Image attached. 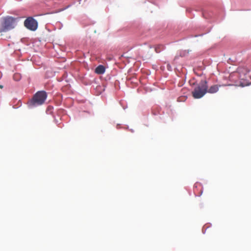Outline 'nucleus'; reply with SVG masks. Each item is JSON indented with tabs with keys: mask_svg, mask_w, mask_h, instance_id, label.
<instances>
[{
	"mask_svg": "<svg viewBox=\"0 0 251 251\" xmlns=\"http://www.w3.org/2000/svg\"><path fill=\"white\" fill-rule=\"evenodd\" d=\"M15 19L11 16H7L2 19L0 25V33L6 32L14 28Z\"/></svg>",
	"mask_w": 251,
	"mask_h": 251,
	"instance_id": "obj_1",
	"label": "nucleus"
},
{
	"mask_svg": "<svg viewBox=\"0 0 251 251\" xmlns=\"http://www.w3.org/2000/svg\"><path fill=\"white\" fill-rule=\"evenodd\" d=\"M207 89V82L201 81L197 86L192 92V95L195 99H200L206 93Z\"/></svg>",
	"mask_w": 251,
	"mask_h": 251,
	"instance_id": "obj_2",
	"label": "nucleus"
},
{
	"mask_svg": "<svg viewBox=\"0 0 251 251\" xmlns=\"http://www.w3.org/2000/svg\"><path fill=\"white\" fill-rule=\"evenodd\" d=\"M47 97V93L45 91H39L34 95L30 103L34 106L41 105L44 103Z\"/></svg>",
	"mask_w": 251,
	"mask_h": 251,
	"instance_id": "obj_3",
	"label": "nucleus"
},
{
	"mask_svg": "<svg viewBox=\"0 0 251 251\" xmlns=\"http://www.w3.org/2000/svg\"><path fill=\"white\" fill-rule=\"evenodd\" d=\"M24 25L27 29L35 31L37 28L38 23L34 19L30 17L25 21Z\"/></svg>",
	"mask_w": 251,
	"mask_h": 251,
	"instance_id": "obj_4",
	"label": "nucleus"
},
{
	"mask_svg": "<svg viewBox=\"0 0 251 251\" xmlns=\"http://www.w3.org/2000/svg\"><path fill=\"white\" fill-rule=\"evenodd\" d=\"M221 85H213L211 86L208 89H207V92L211 94L216 93L218 90Z\"/></svg>",
	"mask_w": 251,
	"mask_h": 251,
	"instance_id": "obj_5",
	"label": "nucleus"
},
{
	"mask_svg": "<svg viewBox=\"0 0 251 251\" xmlns=\"http://www.w3.org/2000/svg\"><path fill=\"white\" fill-rule=\"evenodd\" d=\"M105 67L102 65L98 66L95 69V73L99 75L103 74L105 72Z\"/></svg>",
	"mask_w": 251,
	"mask_h": 251,
	"instance_id": "obj_6",
	"label": "nucleus"
},
{
	"mask_svg": "<svg viewBox=\"0 0 251 251\" xmlns=\"http://www.w3.org/2000/svg\"><path fill=\"white\" fill-rule=\"evenodd\" d=\"M238 72L240 74V77H241L242 76V74L245 75L248 73L249 71L245 68L239 67L238 68Z\"/></svg>",
	"mask_w": 251,
	"mask_h": 251,
	"instance_id": "obj_7",
	"label": "nucleus"
},
{
	"mask_svg": "<svg viewBox=\"0 0 251 251\" xmlns=\"http://www.w3.org/2000/svg\"><path fill=\"white\" fill-rule=\"evenodd\" d=\"M162 48L163 47V46L162 45H158L157 47H156L155 48V51L157 52V53H158L160 51V48Z\"/></svg>",
	"mask_w": 251,
	"mask_h": 251,
	"instance_id": "obj_8",
	"label": "nucleus"
},
{
	"mask_svg": "<svg viewBox=\"0 0 251 251\" xmlns=\"http://www.w3.org/2000/svg\"><path fill=\"white\" fill-rule=\"evenodd\" d=\"M182 99H185V98L184 97V98H181V97H179L178 99V101H182V100H183Z\"/></svg>",
	"mask_w": 251,
	"mask_h": 251,
	"instance_id": "obj_9",
	"label": "nucleus"
},
{
	"mask_svg": "<svg viewBox=\"0 0 251 251\" xmlns=\"http://www.w3.org/2000/svg\"><path fill=\"white\" fill-rule=\"evenodd\" d=\"M16 76H19V75H18V74H15L14 75V78L15 79V77Z\"/></svg>",
	"mask_w": 251,
	"mask_h": 251,
	"instance_id": "obj_10",
	"label": "nucleus"
},
{
	"mask_svg": "<svg viewBox=\"0 0 251 251\" xmlns=\"http://www.w3.org/2000/svg\"><path fill=\"white\" fill-rule=\"evenodd\" d=\"M3 88V86H2V85H0V88Z\"/></svg>",
	"mask_w": 251,
	"mask_h": 251,
	"instance_id": "obj_11",
	"label": "nucleus"
}]
</instances>
